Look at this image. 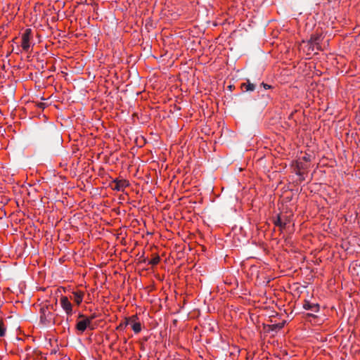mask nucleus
<instances>
[{"label": "nucleus", "instance_id": "7", "mask_svg": "<svg viewBox=\"0 0 360 360\" xmlns=\"http://www.w3.org/2000/svg\"><path fill=\"white\" fill-rule=\"evenodd\" d=\"M113 184V189L118 191H123L129 186V184L126 180H115Z\"/></svg>", "mask_w": 360, "mask_h": 360}, {"label": "nucleus", "instance_id": "3", "mask_svg": "<svg viewBox=\"0 0 360 360\" xmlns=\"http://www.w3.org/2000/svg\"><path fill=\"white\" fill-rule=\"evenodd\" d=\"M319 40L320 37L319 36H313L311 37L310 40L307 43V46H309V50H311L312 51H319L321 48L319 46Z\"/></svg>", "mask_w": 360, "mask_h": 360}, {"label": "nucleus", "instance_id": "9", "mask_svg": "<svg viewBox=\"0 0 360 360\" xmlns=\"http://www.w3.org/2000/svg\"><path fill=\"white\" fill-rule=\"evenodd\" d=\"M304 308L307 310H311L314 312H316L319 311V305L317 304L310 303L307 302L304 304Z\"/></svg>", "mask_w": 360, "mask_h": 360}, {"label": "nucleus", "instance_id": "16", "mask_svg": "<svg viewBox=\"0 0 360 360\" xmlns=\"http://www.w3.org/2000/svg\"><path fill=\"white\" fill-rule=\"evenodd\" d=\"M158 261H159V259H158V258L155 259H153V264H157V263L158 262Z\"/></svg>", "mask_w": 360, "mask_h": 360}, {"label": "nucleus", "instance_id": "8", "mask_svg": "<svg viewBox=\"0 0 360 360\" xmlns=\"http://www.w3.org/2000/svg\"><path fill=\"white\" fill-rule=\"evenodd\" d=\"M71 299L77 304H79L83 300V293L80 292H74Z\"/></svg>", "mask_w": 360, "mask_h": 360}, {"label": "nucleus", "instance_id": "15", "mask_svg": "<svg viewBox=\"0 0 360 360\" xmlns=\"http://www.w3.org/2000/svg\"><path fill=\"white\" fill-rule=\"evenodd\" d=\"M262 85L264 86V88L265 89H269L271 87L269 85H268L266 84H264V83H262Z\"/></svg>", "mask_w": 360, "mask_h": 360}, {"label": "nucleus", "instance_id": "10", "mask_svg": "<svg viewBox=\"0 0 360 360\" xmlns=\"http://www.w3.org/2000/svg\"><path fill=\"white\" fill-rule=\"evenodd\" d=\"M129 325V318H126L123 322L120 323V325L117 326V329L123 330Z\"/></svg>", "mask_w": 360, "mask_h": 360}, {"label": "nucleus", "instance_id": "4", "mask_svg": "<svg viewBox=\"0 0 360 360\" xmlns=\"http://www.w3.org/2000/svg\"><path fill=\"white\" fill-rule=\"evenodd\" d=\"M31 31L30 30H26L25 33L22 36V47L23 50L27 51L30 47V39Z\"/></svg>", "mask_w": 360, "mask_h": 360}, {"label": "nucleus", "instance_id": "14", "mask_svg": "<svg viewBox=\"0 0 360 360\" xmlns=\"http://www.w3.org/2000/svg\"><path fill=\"white\" fill-rule=\"evenodd\" d=\"M276 225H278V226H283V224H282V223H281V221L280 218H278V220H277V221H276Z\"/></svg>", "mask_w": 360, "mask_h": 360}, {"label": "nucleus", "instance_id": "2", "mask_svg": "<svg viewBox=\"0 0 360 360\" xmlns=\"http://www.w3.org/2000/svg\"><path fill=\"white\" fill-rule=\"evenodd\" d=\"M60 304L67 315H71L72 314V305L67 297H61Z\"/></svg>", "mask_w": 360, "mask_h": 360}, {"label": "nucleus", "instance_id": "1", "mask_svg": "<svg viewBox=\"0 0 360 360\" xmlns=\"http://www.w3.org/2000/svg\"><path fill=\"white\" fill-rule=\"evenodd\" d=\"M40 319L44 324H51L54 322V314L49 309L48 307H42Z\"/></svg>", "mask_w": 360, "mask_h": 360}, {"label": "nucleus", "instance_id": "12", "mask_svg": "<svg viewBox=\"0 0 360 360\" xmlns=\"http://www.w3.org/2000/svg\"><path fill=\"white\" fill-rule=\"evenodd\" d=\"M6 334V328L3 323L0 321V336L4 337Z\"/></svg>", "mask_w": 360, "mask_h": 360}, {"label": "nucleus", "instance_id": "13", "mask_svg": "<svg viewBox=\"0 0 360 360\" xmlns=\"http://www.w3.org/2000/svg\"><path fill=\"white\" fill-rule=\"evenodd\" d=\"M274 326L276 328H278V329H281L283 328V323H280V324H276V325H274Z\"/></svg>", "mask_w": 360, "mask_h": 360}, {"label": "nucleus", "instance_id": "6", "mask_svg": "<svg viewBox=\"0 0 360 360\" xmlns=\"http://www.w3.org/2000/svg\"><path fill=\"white\" fill-rule=\"evenodd\" d=\"M91 321V319H84L83 320L79 321L77 323L76 328L80 332H84L86 328L90 325Z\"/></svg>", "mask_w": 360, "mask_h": 360}, {"label": "nucleus", "instance_id": "11", "mask_svg": "<svg viewBox=\"0 0 360 360\" xmlns=\"http://www.w3.org/2000/svg\"><path fill=\"white\" fill-rule=\"evenodd\" d=\"M243 86L245 88L246 91H252L255 90V86L254 84L248 81L247 84H243Z\"/></svg>", "mask_w": 360, "mask_h": 360}, {"label": "nucleus", "instance_id": "5", "mask_svg": "<svg viewBox=\"0 0 360 360\" xmlns=\"http://www.w3.org/2000/svg\"><path fill=\"white\" fill-rule=\"evenodd\" d=\"M135 333H139L141 330V325L137 321V316H132L129 317V325Z\"/></svg>", "mask_w": 360, "mask_h": 360}]
</instances>
